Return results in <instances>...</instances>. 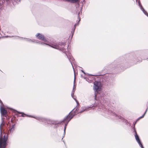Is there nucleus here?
Here are the masks:
<instances>
[{"instance_id": "1", "label": "nucleus", "mask_w": 148, "mask_h": 148, "mask_svg": "<svg viewBox=\"0 0 148 148\" xmlns=\"http://www.w3.org/2000/svg\"><path fill=\"white\" fill-rule=\"evenodd\" d=\"M98 110L99 111L103 112V113L102 114L105 116H107L111 115L115 116L116 119L121 118V116H117L114 112L107 109L105 107V106L102 104L99 106Z\"/></svg>"}, {"instance_id": "2", "label": "nucleus", "mask_w": 148, "mask_h": 148, "mask_svg": "<svg viewBox=\"0 0 148 148\" xmlns=\"http://www.w3.org/2000/svg\"><path fill=\"white\" fill-rule=\"evenodd\" d=\"M4 118L2 116L1 119V123L0 125V148H5L6 145V142L7 140V137L4 136L3 138H2V130L5 124L4 122Z\"/></svg>"}, {"instance_id": "3", "label": "nucleus", "mask_w": 148, "mask_h": 148, "mask_svg": "<svg viewBox=\"0 0 148 148\" xmlns=\"http://www.w3.org/2000/svg\"><path fill=\"white\" fill-rule=\"evenodd\" d=\"M77 109V108L76 109L75 111L73 110L71 112H70L69 115L65 117L63 120V122L65 123V126L64 129V136H63L62 139L64 137L65 134L66 127V125L70 121L73 117L77 113V112H76V110Z\"/></svg>"}, {"instance_id": "4", "label": "nucleus", "mask_w": 148, "mask_h": 148, "mask_svg": "<svg viewBox=\"0 0 148 148\" xmlns=\"http://www.w3.org/2000/svg\"><path fill=\"white\" fill-rule=\"evenodd\" d=\"M101 85L100 82L95 81L94 83L93 89L95 90V99L96 100V96L98 93H99L101 89Z\"/></svg>"}, {"instance_id": "5", "label": "nucleus", "mask_w": 148, "mask_h": 148, "mask_svg": "<svg viewBox=\"0 0 148 148\" xmlns=\"http://www.w3.org/2000/svg\"><path fill=\"white\" fill-rule=\"evenodd\" d=\"M31 116L35 118L37 120H39L40 121L44 122L47 123L48 124H52L54 123V121H53L48 119H46L44 118L40 117H34L31 116Z\"/></svg>"}, {"instance_id": "6", "label": "nucleus", "mask_w": 148, "mask_h": 148, "mask_svg": "<svg viewBox=\"0 0 148 148\" xmlns=\"http://www.w3.org/2000/svg\"><path fill=\"white\" fill-rule=\"evenodd\" d=\"M65 45L66 44L64 43L60 42L58 45H57L56 44H51V45H49V46L55 49L63 51L64 50V47Z\"/></svg>"}, {"instance_id": "7", "label": "nucleus", "mask_w": 148, "mask_h": 148, "mask_svg": "<svg viewBox=\"0 0 148 148\" xmlns=\"http://www.w3.org/2000/svg\"><path fill=\"white\" fill-rule=\"evenodd\" d=\"M136 2H138V6H139V7L140 8V9L142 10V11L143 12V13L147 16L148 17V14L147 13V12L145 11V9L143 8L140 2V1L139 0L138 1L137 0H136Z\"/></svg>"}, {"instance_id": "8", "label": "nucleus", "mask_w": 148, "mask_h": 148, "mask_svg": "<svg viewBox=\"0 0 148 148\" xmlns=\"http://www.w3.org/2000/svg\"><path fill=\"white\" fill-rule=\"evenodd\" d=\"M0 111L1 115V117L2 116L3 118H4L3 116V115H5H5L7 114V112L5 110V109L1 105L0 106Z\"/></svg>"}, {"instance_id": "9", "label": "nucleus", "mask_w": 148, "mask_h": 148, "mask_svg": "<svg viewBox=\"0 0 148 148\" xmlns=\"http://www.w3.org/2000/svg\"><path fill=\"white\" fill-rule=\"evenodd\" d=\"M65 53L68 58L69 59L70 62L71 63L72 66L73 67V68L74 69V68L73 67V64H74V60L73 58L72 57V56H71L70 54L68 55H67L66 53Z\"/></svg>"}, {"instance_id": "10", "label": "nucleus", "mask_w": 148, "mask_h": 148, "mask_svg": "<svg viewBox=\"0 0 148 148\" xmlns=\"http://www.w3.org/2000/svg\"><path fill=\"white\" fill-rule=\"evenodd\" d=\"M94 106V105L93 104H92V105H91L90 106L82 107L81 108L82 110L80 112H82L84 111H88L89 110L90 108H91L93 107Z\"/></svg>"}, {"instance_id": "11", "label": "nucleus", "mask_w": 148, "mask_h": 148, "mask_svg": "<svg viewBox=\"0 0 148 148\" xmlns=\"http://www.w3.org/2000/svg\"><path fill=\"white\" fill-rule=\"evenodd\" d=\"M36 36L38 37V38L41 40H43L44 41L46 42V40L43 35L40 34V33H38L36 35Z\"/></svg>"}, {"instance_id": "12", "label": "nucleus", "mask_w": 148, "mask_h": 148, "mask_svg": "<svg viewBox=\"0 0 148 148\" xmlns=\"http://www.w3.org/2000/svg\"><path fill=\"white\" fill-rule=\"evenodd\" d=\"M135 136L136 140V141H137V142H138V144H139V146L140 147H141L142 146H143V145L140 142V139L139 138L136 132V131H135Z\"/></svg>"}, {"instance_id": "13", "label": "nucleus", "mask_w": 148, "mask_h": 148, "mask_svg": "<svg viewBox=\"0 0 148 148\" xmlns=\"http://www.w3.org/2000/svg\"><path fill=\"white\" fill-rule=\"evenodd\" d=\"M74 91H72L71 95L73 98L75 100V101L77 104V106H78L79 104V103L78 101L76 99V97L75 96H74Z\"/></svg>"}, {"instance_id": "14", "label": "nucleus", "mask_w": 148, "mask_h": 148, "mask_svg": "<svg viewBox=\"0 0 148 148\" xmlns=\"http://www.w3.org/2000/svg\"><path fill=\"white\" fill-rule=\"evenodd\" d=\"M14 130V125H13L12 126V127L10 130L8 131V133H12Z\"/></svg>"}, {"instance_id": "15", "label": "nucleus", "mask_w": 148, "mask_h": 148, "mask_svg": "<svg viewBox=\"0 0 148 148\" xmlns=\"http://www.w3.org/2000/svg\"><path fill=\"white\" fill-rule=\"evenodd\" d=\"M64 1L71 3H74L77 2L78 0H64Z\"/></svg>"}, {"instance_id": "16", "label": "nucleus", "mask_w": 148, "mask_h": 148, "mask_svg": "<svg viewBox=\"0 0 148 148\" xmlns=\"http://www.w3.org/2000/svg\"><path fill=\"white\" fill-rule=\"evenodd\" d=\"M25 40L26 41H27L31 42H35V43H38V42H37V41L34 42V41H32V40H31L30 39H25ZM38 43H40V42H38Z\"/></svg>"}, {"instance_id": "17", "label": "nucleus", "mask_w": 148, "mask_h": 148, "mask_svg": "<svg viewBox=\"0 0 148 148\" xmlns=\"http://www.w3.org/2000/svg\"><path fill=\"white\" fill-rule=\"evenodd\" d=\"M75 77L74 79V85L73 86V90L72 91H74L75 90V88H76V85H75Z\"/></svg>"}, {"instance_id": "18", "label": "nucleus", "mask_w": 148, "mask_h": 148, "mask_svg": "<svg viewBox=\"0 0 148 148\" xmlns=\"http://www.w3.org/2000/svg\"><path fill=\"white\" fill-rule=\"evenodd\" d=\"M82 9H81V10L78 13V18H79V21L80 20V14H82Z\"/></svg>"}, {"instance_id": "19", "label": "nucleus", "mask_w": 148, "mask_h": 148, "mask_svg": "<svg viewBox=\"0 0 148 148\" xmlns=\"http://www.w3.org/2000/svg\"><path fill=\"white\" fill-rule=\"evenodd\" d=\"M147 108L146 109L145 112L143 114V115L142 116H140V117H139V119H141V118H143L144 117V116H145L146 113V112H147Z\"/></svg>"}, {"instance_id": "20", "label": "nucleus", "mask_w": 148, "mask_h": 148, "mask_svg": "<svg viewBox=\"0 0 148 148\" xmlns=\"http://www.w3.org/2000/svg\"><path fill=\"white\" fill-rule=\"evenodd\" d=\"M17 112L18 113V114H21V115L20 116H21L24 117V115H26L25 114H24L23 113H22V112Z\"/></svg>"}, {"instance_id": "21", "label": "nucleus", "mask_w": 148, "mask_h": 148, "mask_svg": "<svg viewBox=\"0 0 148 148\" xmlns=\"http://www.w3.org/2000/svg\"><path fill=\"white\" fill-rule=\"evenodd\" d=\"M76 25H77V24H76L75 25H74V27H75L74 29L73 32H72V36L71 37V38H72V36H73V34L74 33L75 29V27L76 26Z\"/></svg>"}, {"instance_id": "22", "label": "nucleus", "mask_w": 148, "mask_h": 148, "mask_svg": "<svg viewBox=\"0 0 148 148\" xmlns=\"http://www.w3.org/2000/svg\"><path fill=\"white\" fill-rule=\"evenodd\" d=\"M43 44H45L46 45H48V44H47V43H41V44L42 45H43Z\"/></svg>"}, {"instance_id": "23", "label": "nucleus", "mask_w": 148, "mask_h": 148, "mask_svg": "<svg viewBox=\"0 0 148 148\" xmlns=\"http://www.w3.org/2000/svg\"><path fill=\"white\" fill-rule=\"evenodd\" d=\"M82 72H83L84 73V74H85V72H84V71L82 70Z\"/></svg>"}, {"instance_id": "24", "label": "nucleus", "mask_w": 148, "mask_h": 148, "mask_svg": "<svg viewBox=\"0 0 148 148\" xmlns=\"http://www.w3.org/2000/svg\"><path fill=\"white\" fill-rule=\"evenodd\" d=\"M140 147H141V148H144V147H143V146H141Z\"/></svg>"}, {"instance_id": "25", "label": "nucleus", "mask_w": 148, "mask_h": 148, "mask_svg": "<svg viewBox=\"0 0 148 148\" xmlns=\"http://www.w3.org/2000/svg\"><path fill=\"white\" fill-rule=\"evenodd\" d=\"M0 102L1 103H2V101H1L0 100Z\"/></svg>"}]
</instances>
